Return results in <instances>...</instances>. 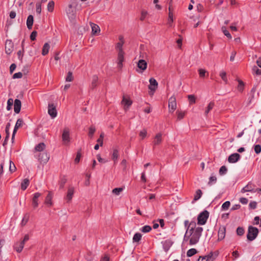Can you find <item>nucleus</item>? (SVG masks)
<instances>
[{
    "mask_svg": "<svg viewBox=\"0 0 261 261\" xmlns=\"http://www.w3.org/2000/svg\"><path fill=\"white\" fill-rule=\"evenodd\" d=\"M202 231L203 228L201 227L195 228L194 233L190 235L191 238L190 239L189 244L190 245H195L199 242Z\"/></svg>",
    "mask_w": 261,
    "mask_h": 261,
    "instance_id": "obj_1",
    "label": "nucleus"
},
{
    "mask_svg": "<svg viewBox=\"0 0 261 261\" xmlns=\"http://www.w3.org/2000/svg\"><path fill=\"white\" fill-rule=\"evenodd\" d=\"M259 231L257 228L252 226H249L248 228L247 238L250 241H252L258 236Z\"/></svg>",
    "mask_w": 261,
    "mask_h": 261,
    "instance_id": "obj_2",
    "label": "nucleus"
},
{
    "mask_svg": "<svg viewBox=\"0 0 261 261\" xmlns=\"http://www.w3.org/2000/svg\"><path fill=\"white\" fill-rule=\"evenodd\" d=\"M209 217V212L204 210L200 213L197 217V223L199 225H204Z\"/></svg>",
    "mask_w": 261,
    "mask_h": 261,
    "instance_id": "obj_3",
    "label": "nucleus"
},
{
    "mask_svg": "<svg viewBox=\"0 0 261 261\" xmlns=\"http://www.w3.org/2000/svg\"><path fill=\"white\" fill-rule=\"evenodd\" d=\"M36 156L40 163H46L49 159V155L46 152H39Z\"/></svg>",
    "mask_w": 261,
    "mask_h": 261,
    "instance_id": "obj_4",
    "label": "nucleus"
},
{
    "mask_svg": "<svg viewBox=\"0 0 261 261\" xmlns=\"http://www.w3.org/2000/svg\"><path fill=\"white\" fill-rule=\"evenodd\" d=\"M62 139L64 144H67L70 142V131L68 128L65 127L63 129Z\"/></svg>",
    "mask_w": 261,
    "mask_h": 261,
    "instance_id": "obj_5",
    "label": "nucleus"
},
{
    "mask_svg": "<svg viewBox=\"0 0 261 261\" xmlns=\"http://www.w3.org/2000/svg\"><path fill=\"white\" fill-rule=\"evenodd\" d=\"M48 113L52 118H55L57 115L56 106L54 103H49L48 105Z\"/></svg>",
    "mask_w": 261,
    "mask_h": 261,
    "instance_id": "obj_6",
    "label": "nucleus"
},
{
    "mask_svg": "<svg viewBox=\"0 0 261 261\" xmlns=\"http://www.w3.org/2000/svg\"><path fill=\"white\" fill-rule=\"evenodd\" d=\"M124 52L123 50L120 49V50L118 51V57H117V66L118 68L121 69L123 66V62L124 61Z\"/></svg>",
    "mask_w": 261,
    "mask_h": 261,
    "instance_id": "obj_7",
    "label": "nucleus"
},
{
    "mask_svg": "<svg viewBox=\"0 0 261 261\" xmlns=\"http://www.w3.org/2000/svg\"><path fill=\"white\" fill-rule=\"evenodd\" d=\"M76 3L73 2L71 4L69 5V9L67 12L68 17L70 19H74L75 18V13L72 10V7H75L77 6Z\"/></svg>",
    "mask_w": 261,
    "mask_h": 261,
    "instance_id": "obj_8",
    "label": "nucleus"
},
{
    "mask_svg": "<svg viewBox=\"0 0 261 261\" xmlns=\"http://www.w3.org/2000/svg\"><path fill=\"white\" fill-rule=\"evenodd\" d=\"M14 45L10 40H7L5 44V52L7 55H10L13 50Z\"/></svg>",
    "mask_w": 261,
    "mask_h": 261,
    "instance_id": "obj_9",
    "label": "nucleus"
},
{
    "mask_svg": "<svg viewBox=\"0 0 261 261\" xmlns=\"http://www.w3.org/2000/svg\"><path fill=\"white\" fill-rule=\"evenodd\" d=\"M149 85L148 86V88L150 90L151 92H152V94L158 88V83L157 81L153 77H151L149 80Z\"/></svg>",
    "mask_w": 261,
    "mask_h": 261,
    "instance_id": "obj_10",
    "label": "nucleus"
},
{
    "mask_svg": "<svg viewBox=\"0 0 261 261\" xmlns=\"http://www.w3.org/2000/svg\"><path fill=\"white\" fill-rule=\"evenodd\" d=\"M226 234V227L225 226H221L219 227L218 232V241H221L225 238Z\"/></svg>",
    "mask_w": 261,
    "mask_h": 261,
    "instance_id": "obj_11",
    "label": "nucleus"
},
{
    "mask_svg": "<svg viewBox=\"0 0 261 261\" xmlns=\"http://www.w3.org/2000/svg\"><path fill=\"white\" fill-rule=\"evenodd\" d=\"M176 108V101L174 97H171L169 100V109L173 112Z\"/></svg>",
    "mask_w": 261,
    "mask_h": 261,
    "instance_id": "obj_12",
    "label": "nucleus"
},
{
    "mask_svg": "<svg viewBox=\"0 0 261 261\" xmlns=\"http://www.w3.org/2000/svg\"><path fill=\"white\" fill-rule=\"evenodd\" d=\"M240 155L238 153H234L230 155L228 158V161L230 163H235L240 159Z\"/></svg>",
    "mask_w": 261,
    "mask_h": 261,
    "instance_id": "obj_13",
    "label": "nucleus"
},
{
    "mask_svg": "<svg viewBox=\"0 0 261 261\" xmlns=\"http://www.w3.org/2000/svg\"><path fill=\"white\" fill-rule=\"evenodd\" d=\"M14 110L15 113L18 114L21 110V102L18 99H15L14 101Z\"/></svg>",
    "mask_w": 261,
    "mask_h": 261,
    "instance_id": "obj_14",
    "label": "nucleus"
},
{
    "mask_svg": "<svg viewBox=\"0 0 261 261\" xmlns=\"http://www.w3.org/2000/svg\"><path fill=\"white\" fill-rule=\"evenodd\" d=\"M218 255V253L217 252H215L214 253L211 252L209 254L203 257L205 258L206 261H214Z\"/></svg>",
    "mask_w": 261,
    "mask_h": 261,
    "instance_id": "obj_15",
    "label": "nucleus"
},
{
    "mask_svg": "<svg viewBox=\"0 0 261 261\" xmlns=\"http://www.w3.org/2000/svg\"><path fill=\"white\" fill-rule=\"evenodd\" d=\"M162 134L161 133L157 134L154 138V140L153 141V148L156 145H159L162 142Z\"/></svg>",
    "mask_w": 261,
    "mask_h": 261,
    "instance_id": "obj_16",
    "label": "nucleus"
},
{
    "mask_svg": "<svg viewBox=\"0 0 261 261\" xmlns=\"http://www.w3.org/2000/svg\"><path fill=\"white\" fill-rule=\"evenodd\" d=\"M53 194L51 192L49 191L45 199V204L47 205L48 206L50 207L53 205L52 198Z\"/></svg>",
    "mask_w": 261,
    "mask_h": 261,
    "instance_id": "obj_17",
    "label": "nucleus"
},
{
    "mask_svg": "<svg viewBox=\"0 0 261 261\" xmlns=\"http://www.w3.org/2000/svg\"><path fill=\"white\" fill-rule=\"evenodd\" d=\"M137 67L142 71L146 69L147 67V62L143 59H140L138 61Z\"/></svg>",
    "mask_w": 261,
    "mask_h": 261,
    "instance_id": "obj_18",
    "label": "nucleus"
},
{
    "mask_svg": "<svg viewBox=\"0 0 261 261\" xmlns=\"http://www.w3.org/2000/svg\"><path fill=\"white\" fill-rule=\"evenodd\" d=\"M41 196V194L39 192H36L34 194L32 199V204L34 208H36L38 206V199Z\"/></svg>",
    "mask_w": 261,
    "mask_h": 261,
    "instance_id": "obj_19",
    "label": "nucleus"
},
{
    "mask_svg": "<svg viewBox=\"0 0 261 261\" xmlns=\"http://www.w3.org/2000/svg\"><path fill=\"white\" fill-rule=\"evenodd\" d=\"M74 192V189L73 187H71L68 188L67 195L66 197V199L67 200V202H69L72 199Z\"/></svg>",
    "mask_w": 261,
    "mask_h": 261,
    "instance_id": "obj_20",
    "label": "nucleus"
},
{
    "mask_svg": "<svg viewBox=\"0 0 261 261\" xmlns=\"http://www.w3.org/2000/svg\"><path fill=\"white\" fill-rule=\"evenodd\" d=\"M90 26L92 29V34L94 35L98 34L100 31V28L98 25L92 22H90Z\"/></svg>",
    "mask_w": 261,
    "mask_h": 261,
    "instance_id": "obj_21",
    "label": "nucleus"
},
{
    "mask_svg": "<svg viewBox=\"0 0 261 261\" xmlns=\"http://www.w3.org/2000/svg\"><path fill=\"white\" fill-rule=\"evenodd\" d=\"M24 244L22 243L21 242H17L14 245V248L15 250L18 252L20 253L22 251L23 247H24Z\"/></svg>",
    "mask_w": 261,
    "mask_h": 261,
    "instance_id": "obj_22",
    "label": "nucleus"
},
{
    "mask_svg": "<svg viewBox=\"0 0 261 261\" xmlns=\"http://www.w3.org/2000/svg\"><path fill=\"white\" fill-rule=\"evenodd\" d=\"M119 157V150L117 148L113 149V151L112 156V159L113 160L114 164L117 163V160Z\"/></svg>",
    "mask_w": 261,
    "mask_h": 261,
    "instance_id": "obj_23",
    "label": "nucleus"
},
{
    "mask_svg": "<svg viewBox=\"0 0 261 261\" xmlns=\"http://www.w3.org/2000/svg\"><path fill=\"white\" fill-rule=\"evenodd\" d=\"M98 84V77L96 75H94L92 77V82L91 85V88L94 89Z\"/></svg>",
    "mask_w": 261,
    "mask_h": 261,
    "instance_id": "obj_24",
    "label": "nucleus"
},
{
    "mask_svg": "<svg viewBox=\"0 0 261 261\" xmlns=\"http://www.w3.org/2000/svg\"><path fill=\"white\" fill-rule=\"evenodd\" d=\"M34 22V17L32 15H29L27 20V25L28 28L30 30L32 28Z\"/></svg>",
    "mask_w": 261,
    "mask_h": 261,
    "instance_id": "obj_25",
    "label": "nucleus"
},
{
    "mask_svg": "<svg viewBox=\"0 0 261 261\" xmlns=\"http://www.w3.org/2000/svg\"><path fill=\"white\" fill-rule=\"evenodd\" d=\"M246 192H255V190H253L252 185L251 184L248 183L245 187H244L241 190V192L243 193H245Z\"/></svg>",
    "mask_w": 261,
    "mask_h": 261,
    "instance_id": "obj_26",
    "label": "nucleus"
},
{
    "mask_svg": "<svg viewBox=\"0 0 261 261\" xmlns=\"http://www.w3.org/2000/svg\"><path fill=\"white\" fill-rule=\"evenodd\" d=\"M30 184V180L28 178L24 179L21 183V189L24 191L29 186Z\"/></svg>",
    "mask_w": 261,
    "mask_h": 261,
    "instance_id": "obj_27",
    "label": "nucleus"
},
{
    "mask_svg": "<svg viewBox=\"0 0 261 261\" xmlns=\"http://www.w3.org/2000/svg\"><path fill=\"white\" fill-rule=\"evenodd\" d=\"M45 148V145L44 143L41 142L37 145L35 147L36 151L41 152Z\"/></svg>",
    "mask_w": 261,
    "mask_h": 261,
    "instance_id": "obj_28",
    "label": "nucleus"
},
{
    "mask_svg": "<svg viewBox=\"0 0 261 261\" xmlns=\"http://www.w3.org/2000/svg\"><path fill=\"white\" fill-rule=\"evenodd\" d=\"M49 48H50V45H49V43H45L43 46V48L42 50V55L43 56L46 55L48 53Z\"/></svg>",
    "mask_w": 261,
    "mask_h": 261,
    "instance_id": "obj_29",
    "label": "nucleus"
},
{
    "mask_svg": "<svg viewBox=\"0 0 261 261\" xmlns=\"http://www.w3.org/2000/svg\"><path fill=\"white\" fill-rule=\"evenodd\" d=\"M132 101L129 99H126L124 96L123 97V99L122 100V103L124 105V107H127V108H129L132 104Z\"/></svg>",
    "mask_w": 261,
    "mask_h": 261,
    "instance_id": "obj_30",
    "label": "nucleus"
},
{
    "mask_svg": "<svg viewBox=\"0 0 261 261\" xmlns=\"http://www.w3.org/2000/svg\"><path fill=\"white\" fill-rule=\"evenodd\" d=\"M237 81L239 83V84L237 86V89L239 92H242L244 90L245 83L240 79H237Z\"/></svg>",
    "mask_w": 261,
    "mask_h": 261,
    "instance_id": "obj_31",
    "label": "nucleus"
},
{
    "mask_svg": "<svg viewBox=\"0 0 261 261\" xmlns=\"http://www.w3.org/2000/svg\"><path fill=\"white\" fill-rule=\"evenodd\" d=\"M142 238V234L140 233H136L133 238V241L134 243H138L141 240Z\"/></svg>",
    "mask_w": 261,
    "mask_h": 261,
    "instance_id": "obj_32",
    "label": "nucleus"
},
{
    "mask_svg": "<svg viewBox=\"0 0 261 261\" xmlns=\"http://www.w3.org/2000/svg\"><path fill=\"white\" fill-rule=\"evenodd\" d=\"M169 18H168V24L171 27L172 23L173 21V14L171 12V9H170V7H169Z\"/></svg>",
    "mask_w": 261,
    "mask_h": 261,
    "instance_id": "obj_33",
    "label": "nucleus"
},
{
    "mask_svg": "<svg viewBox=\"0 0 261 261\" xmlns=\"http://www.w3.org/2000/svg\"><path fill=\"white\" fill-rule=\"evenodd\" d=\"M81 156H82V149L80 148V149L78 150V151L76 153V158L74 160V162L75 164H77L79 163Z\"/></svg>",
    "mask_w": 261,
    "mask_h": 261,
    "instance_id": "obj_34",
    "label": "nucleus"
},
{
    "mask_svg": "<svg viewBox=\"0 0 261 261\" xmlns=\"http://www.w3.org/2000/svg\"><path fill=\"white\" fill-rule=\"evenodd\" d=\"M215 106V103L213 101H211L209 103V104L208 105L207 108H206V109L205 111V115H206L209 112L212 110V109L213 108V107H214Z\"/></svg>",
    "mask_w": 261,
    "mask_h": 261,
    "instance_id": "obj_35",
    "label": "nucleus"
},
{
    "mask_svg": "<svg viewBox=\"0 0 261 261\" xmlns=\"http://www.w3.org/2000/svg\"><path fill=\"white\" fill-rule=\"evenodd\" d=\"M197 253V251L195 248H192L189 249L187 252V255L188 257L192 256Z\"/></svg>",
    "mask_w": 261,
    "mask_h": 261,
    "instance_id": "obj_36",
    "label": "nucleus"
},
{
    "mask_svg": "<svg viewBox=\"0 0 261 261\" xmlns=\"http://www.w3.org/2000/svg\"><path fill=\"white\" fill-rule=\"evenodd\" d=\"M202 194V191L201 190L198 189L196 192V194L194 196V200L197 201L200 198Z\"/></svg>",
    "mask_w": 261,
    "mask_h": 261,
    "instance_id": "obj_37",
    "label": "nucleus"
},
{
    "mask_svg": "<svg viewBox=\"0 0 261 261\" xmlns=\"http://www.w3.org/2000/svg\"><path fill=\"white\" fill-rule=\"evenodd\" d=\"M55 3L53 1H49L47 5V10L49 12H53L54 9Z\"/></svg>",
    "mask_w": 261,
    "mask_h": 261,
    "instance_id": "obj_38",
    "label": "nucleus"
},
{
    "mask_svg": "<svg viewBox=\"0 0 261 261\" xmlns=\"http://www.w3.org/2000/svg\"><path fill=\"white\" fill-rule=\"evenodd\" d=\"M13 103V99L11 98L8 99L7 101V110L8 111H10L12 109V106Z\"/></svg>",
    "mask_w": 261,
    "mask_h": 261,
    "instance_id": "obj_39",
    "label": "nucleus"
},
{
    "mask_svg": "<svg viewBox=\"0 0 261 261\" xmlns=\"http://www.w3.org/2000/svg\"><path fill=\"white\" fill-rule=\"evenodd\" d=\"M151 227L149 225H145L141 228V231L144 233L149 232L151 230Z\"/></svg>",
    "mask_w": 261,
    "mask_h": 261,
    "instance_id": "obj_40",
    "label": "nucleus"
},
{
    "mask_svg": "<svg viewBox=\"0 0 261 261\" xmlns=\"http://www.w3.org/2000/svg\"><path fill=\"white\" fill-rule=\"evenodd\" d=\"M222 32L223 33V34L229 39H231L232 38V37L230 35V34L229 33V31L228 30H227L226 27H223L222 28Z\"/></svg>",
    "mask_w": 261,
    "mask_h": 261,
    "instance_id": "obj_41",
    "label": "nucleus"
},
{
    "mask_svg": "<svg viewBox=\"0 0 261 261\" xmlns=\"http://www.w3.org/2000/svg\"><path fill=\"white\" fill-rule=\"evenodd\" d=\"M96 129L94 126H91L89 128L88 136L90 138H92L94 133L95 132Z\"/></svg>",
    "mask_w": 261,
    "mask_h": 261,
    "instance_id": "obj_42",
    "label": "nucleus"
},
{
    "mask_svg": "<svg viewBox=\"0 0 261 261\" xmlns=\"http://www.w3.org/2000/svg\"><path fill=\"white\" fill-rule=\"evenodd\" d=\"M147 15H148L147 11L145 10H142L141 11V16L140 18V20L144 21L145 19V18H146V16Z\"/></svg>",
    "mask_w": 261,
    "mask_h": 261,
    "instance_id": "obj_43",
    "label": "nucleus"
},
{
    "mask_svg": "<svg viewBox=\"0 0 261 261\" xmlns=\"http://www.w3.org/2000/svg\"><path fill=\"white\" fill-rule=\"evenodd\" d=\"M66 182L67 179L65 177H62L59 181L60 188L63 189Z\"/></svg>",
    "mask_w": 261,
    "mask_h": 261,
    "instance_id": "obj_44",
    "label": "nucleus"
},
{
    "mask_svg": "<svg viewBox=\"0 0 261 261\" xmlns=\"http://www.w3.org/2000/svg\"><path fill=\"white\" fill-rule=\"evenodd\" d=\"M227 169L225 166H222L219 169V174L221 175H223L227 173Z\"/></svg>",
    "mask_w": 261,
    "mask_h": 261,
    "instance_id": "obj_45",
    "label": "nucleus"
},
{
    "mask_svg": "<svg viewBox=\"0 0 261 261\" xmlns=\"http://www.w3.org/2000/svg\"><path fill=\"white\" fill-rule=\"evenodd\" d=\"M236 232L238 236H242L244 234L245 230L243 227H238L237 229Z\"/></svg>",
    "mask_w": 261,
    "mask_h": 261,
    "instance_id": "obj_46",
    "label": "nucleus"
},
{
    "mask_svg": "<svg viewBox=\"0 0 261 261\" xmlns=\"http://www.w3.org/2000/svg\"><path fill=\"white\" fill-rule=\"evenodd\" d=\"M230 205V202L229 201H225L224 203H223L221 208L222 210H227L228 209Z\"/></svg>",
    "mask_w": 261,
    "mask_h": 261,
    "instance_id": "obj_47",
    "label": "nucleus"
},
{
    "mask_svg": "<svg viewBox=\"0 0 261 261\" xmlns=\"http://www.w3.org/2000/svg\"><path fill=\"white\" fill-rule=\"evenodd\" d=\"M123 190V189L122 188H116L112 190V193L116 195H119Z\"/></svg>",
    "mask_w": 261,
    "mask_h": 261,
    "instance_id": "obj_48",
    "label": "nucleus"
},
{
    "mask_svg": "<svg viewBox=\"0 0 261 261\" xmlns=\"http://www.w3.org/2000/svg\"><path fill=\"white\" fill-rule=\"evenodd\" d=\"M220 76H221L222 80L225 82V83L227 84V79L226 77V73L225 71H222L220 73Z\"/></svg>",
    "mask_w": 261,
    "mask_h": 261,
    "instance_id": "obj_49",
    "label": "nucleus"
},
{
    "mask_svg": "<svg viewBox=\"0 0 261 261\" xmlns=\"http://www.w3.org/2000/svg\"><path fill=\"white\" fill-rule=\"evenodd\" d=\"M188 99H189L190 104H193L196 102V98L194 95H188Z\"/></svg>",
    "mask_w": 261,
    "mask_h": 261,
    "instance_id": "obj_50",
    "label": "nucleus"
},
{
    "mask_svg": "<svg viewBox=\"0 0 261 261\" xmlns=\"http://www.w3.org/2000/svg\"><path fill=\"white\" fill-rule=\"evenodd\" d=\"M23 122V121L22 119H20V118L18 119L17 120L16 123L15 125V128L18 129V128L20 127L22 125Z\"/></svg>",
    "mask_w": 261,
    "mask_h": 261,
    "instance_id": "obj_51",
    "label": "nucleus"
},
{
    "mask_svg": "<svg viewBox=\"0 0 261 261\" xmlns=\"http://www.w3.org/2000/svg\"><path fill=\"white\" fill-rule=\"evenodd\" d=\"M217 181V177L215 176H211L209 178L208 182V185H212L213 184L216 183Z\"/></svg>",
    "mask_w": 261,
    "mask_h": 261,
    "instance_id": "obj_52",
    "label": "nucleus"
},
{
    "mask_svg": "<svg viewBox=\"0 0 261 261\" xmlns=\"http://www.w3.org/2000/svg\"><path fill=\"white\" fill-rule=\"evenodd\" d=\"M16 168L14 164L11 161H10L9 171L11 172H13L16 170Z\"/></svg>",
    "mask_w": 261,
    "mask_h": 261,
    "instance_id": "obj_53",
    "label": "nucleus"
},
{
    "mask_svg": "<svg viewBox=\"0 0 261 261\" xmlns=\"http://www.w3.org/2000/svg\"><path fill=\"white\" fill-rule=\"evenodd\" d=\"M254 151L256 154H259L261 152V146L259 144H257L254 146Z\"/></svg>",
    "mask_w": 261,
    "mask_h": 261,
    "instance_id": "obj_54",
    "label": "nucleus"
},
{
    "mask_svg": "<svg viewBox=\"0 0 261 261\" xmlns=\"http://www.w3.org/2000/svg\"><path fill=\"white\" fill-rule=\"evenodd\" d=\"M73 80L72 73L70 71H69L67 73V75L66 77V81L67 82H71Z\"/></svg>",
    "mask_w": 261,
    "mask_h": 261,
    "instance_id": "obj_55",
    "label": "nucleus"
},
{
    "mask_svg": "<svg viewBox=\"0 0 261 261\" xmlns=\"http://www.w3.org/2000/svg\"><path fill=\"white\" fill-rule=\"evenodd\" d=\"M36 12L38 14H40L41 12V4L40 3L38 2L36 4Z\"/></svg>",
    "mask_w": 261,
    "mask_h": 261,
    "instance_id": "obj_56",
    "label": "nucleus"
},
{
    "mask_svg": "<svg viewBox=\"0 0 261 261\" xmlns=\"http://www.w3.org/2000/svg\"><path fill=\"white\" fill-rule=\"evenodd\" d=\"M252 70L256 75H261V69H258L257 66H254L252 68Z\"/></svg>",
    "mask_w": 261,
    "mask_h": 261,
    "instance_id": "obj_57",
    "label": "nucleus"
},
{
    "mask_svg": "<svg viewBox=\"0 0 261 261\" xmlns=\"http://www.w3.org/2000/svg\"><path fill=\"white\" fill-rule=\"evenodd\" d=\"M22 73L21 72L15 73L13 75V79H20L22 77Z\"/></svg>",
    "mask_w": 261,
    "mask_h": 261,
    "instance_id": "obj_58",
    "label": "nucleus"
},
{
    "mask_svg": "<svg viewBox=\"0 0 261 261\" xmlns=\"http://www.w3.org/2000/svg\"><path fill=\"white\" fill-rule=\"evenodd\" d=\"M37 35V32L35 31H34L32 32L31 35H30V39L32 41H34L36 40V38Z\"/></svg>",
    "mask_w": 261,
    "mask_h": 261,
    "instance_id": "obj_59",
    "label": "nucleus"
},
{
    "mask_svg": "<svg viewBox=\"0 0 261 261\" xmlns=\"http://www.w3.org/2000/svg\"><path fill=\"white\" fill-rule=\"evenodd\" d=\"M29 220V216L27 215H25L24 217L23 218L22 221H21V225H25Z\"/></svg>",
    "mask_w": 261,
    "mask_h": 261,
    "instance_id": "obj_60",
    "label": "nucleus"
},
{
    "mask_svg": "<svg viewBox=\"0 0 261 261\" xmlns=\"http://www.w3.org/2000/svg\"><path fill=\"white\" fill-rule=\"evenodd\" d=\"M146 135H147V131L146 129H144L143 130H142L140 133H139V136L142 137V139H144L146 136Z\"/></svg>",
    "mask_w": 261,
    "mask_h": 261,
    "instance_id": "obj_61",
    "label": "nucleus"
},
{
    "mask_svg": "<svg viewBox=\"0 0 261 261\" xmlns=\"http://www.w3.org/2000/svg\"><path fill=\"white\" fill-rule=\"evenodd\" d=\"M249 206L251 209H255L257 206V202L255 201H251L249 204Z\"/></svg>",
    "mask_w": 261,
    "mask_h": 261,
    "instance_id": "obj_62",
    "label": "nucleus"
},
{
    "mask_svg": "<svg viewBox=\"0 0 261 261\" xmlns=\"http://www.w3.org/2000/svg\"><path fill=\"white\" fill-rule=\"evenodd\" d=\"M176 113H177V119L178 120H181L184 117L185 115V112H177Z\"/></svg>",
    "mask_w": 261,
    "mask_h": 261,
    "instance_id": "obj_63",
    "label": "nucleus"
},
{
    "mask_svg": "<svg viewBox=\"0 0 261 261\" xmlns=\"http://www.w3.org/2000/svg\"><path fill=\"white\" fill-rule=\"evenodd\" d=\"M198 71L200 77H203L205 76L206 71L204 69H199Z\"/></svg>",
    "mask_w": 261,
    "mask_h": 261,
    "instance_id": "obj_64",
    "label": "nucleus"
}]
</instances>
